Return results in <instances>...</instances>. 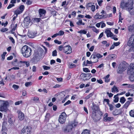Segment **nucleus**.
<instances>
[{"label": "nucleus", "mask_w": 134, "mask_h": 134, "mask_svg": "<svg viewBox=\"0 0 134 134\" xmlns=\"http://www.w3.org/2000/svg\"><path fill=\"white\" fill-rule=\"evenodd\" d=\"M133 0H124L121 4L120 7L122 9H125L127 10H129L132 8Z\"/></svg>", "instance_id": "1"}, {"label": "nucleus", "mask_w": 134, "mask_h": 134, "mask_svg": "<svg viewBox=\"0 0 134 134\" xmlns=\"http://www.w3.org/2000/svg\"><path fill=\"white\" fill-rule=\"evenodd\" d=\"M31 49L27 45L24 46L21 49V52L23 56L28 58L31 55Z\"/></svg>", "instance_id": "2"}, {"label": "nucleus", "mask_w": 134, "mask_h": 134, "mask_svg": "<svg viewBox=\"0 0 134 134\" xmlns=\"http://www.w3.org/2000/svg\"><path fill=\"white\" fill-rule=\"evenodd\" d=\"M127 73L130 75V80L131 81H134V64H131L127 69Z\"/></svg>", "instance_id": "3"}, {"label": "nucleus", "mask_w": 134, "mask_h": 134, "mask_svg": "<svg viewBox=\"0 0 134 134\" xmlns=\"http://www.w3.org/2000/svg\"><path fill=\"white\" fill-rule=\"evenodd\" d=\"M0 111H6L8 110V107L9 106V103L7 101L0 100Z\"/></svg>", "instance_id": "4"}, {"label": "nucleus", "mask_w": 134, "mask_h": 134, "mask_svg": "<svg viewBox=\"0 0 134 134\" xmlns=\"http://www.w3.org/2000/svg\"><path fill=\"white\" fill-rule=\"evenodd\" d=\"M127 68V64L126 62L121 63L119 65L117 70V73L118 74H121L126 70Z\"/></svg>", "instance_id": "5"}, {"label": "nucleus", "mask_w": 134, "mask_h": 134, "mask_svg": "<svg viewBox=\"0 0 134 134\" xmlns=\"http://www.w3.org/2000/svg\"><path fill=\"white\" fill-rule=\"evenodd\" d=\"M127 45L129 46H132L131 49L134 52V34L131 36L128 42Z\"/></svg>", "instance_id": "6"}, {"label": "nucleus", "mask_w": 134, "mask_h": 134, "mask_svg": "<svg viewBox=\"0 0 134 134\" xmlns=\"http://www.w3.org/2000/svg\"><path fill=\"white\" fill-rule=\"evenodd\" d=\"M31 130L30 126H25L21 130V134H30Z\"/></svg>", "instance_id": "7"}, {"label": "nucleus", "mask_w": 134, "mask_h": 134, "mask_svg": "<svg viewBox=\"0 0 134 134\" xmlns=\"http://www.w3.org/2000/svg\"><path fill=\"white\" fill-rule=\"evenodd\" d=\"M66 118V113L64 112H63L59 116L58 119L59 122L61 124L64 123L65 121Z\"/></svg>", "instance_id": "8"}, {"label": "nucleus", "mask_w": 134, "mask_h": 134, "mask_svg": "<svg viewBox=\"0 0 134 134\" xmlns=\"http://www.w3.org/2000/svg\"><path fill=\"white\" fill-rule=\"evenodd\" d=\"M25 8V6L23 5H21L14 12V14L18 15L22 13Z\"/></svg>", "instance_id": "9"}, {"label": "nucleus", "mask_w": 134, "mask_h": 134, "mask_svg": "<svg viewBox=\"0 0 134 134\" xmlns=\"http://www.w3.org/2000/svg\"><path fill=\"white\" fill-rule=\"evenodd\" d=\"M63 51L67 54L71 53L72 52L71 47L69 45L65 46L63 47Z\"/></svg>", "instance_id": "10"}, {"label": "nucleus", "mask_w": 134, "mask_h": 134, "mask_svg": "<svg viewBox=\"0 0 134 134\" xmlns=\"http://www.w3.org/2000/svg\"><path fill=\"white\" fill-rule=\"evenodd\" d=\"M38 12L40 17L42 19H43L45 17V14L46 13V10L44 9L41 8L39 9Z\"/></svg>", "instance_id": "11"}, {"label": "nucleus", "mask_w": 134, "mask_h": 134, "mask_svg": "<svg viewBox=\"0 0 134 134\" xmlns=\"http://www.w3.org/2000/svg\"><path fill=\"white\" fill-rule=\"evenodd\" d=\"M73 128L72 126L70 125L69 123L66 127L63 129V131L65 132H71Z\"/></svg>", "instance_id": "12"}, {"label": "nucleus", "mask_w": 134, "mask_h": 134, "mask_svg": "<svg viewBox=\"0 0 134 134\" xmlns=\"http://www.w3.org/2000/svg\"><path fill=\"white\" fill-rule=\"evenodd\" d=\"M90 59L91 60L93 63H97L98 62L99 60L97 59L95 54L93 53L91 56Z\"/></svg>", "instance_id": "13"}, {"label": "nucleus", "mask_w": 134, "mask_h": 134, "mask_svg": "<svg viewBox=\"0 0 134 134\" xmlns=\"http://www.w3.org/2000/svg\"><path fill=\"white\" fill-rule=\"evenodd\" d=\"M81 75H82V76L85 78V80H89L92 77L91 74L90 73H82L81 74Z\"/></svg>", "instance_id": "14"}, {"label": "nucleus", "mask_w": 134, "mask_h": 134, "mask_svg": "<svg viewBox=\"0 0 134 134\" xmlns=\"http://www.w3.org/2000/svg\"><path fill=\"white\" fill-rule=\"evenodd\" d=\"M105 33L106 34L107 37H111L113 35V34L111 32L110 30L108 29L105 30Z\"/></svg>", "instance_id": "15"}, {"label": "nucleus", "mask_w": 134, "mask_h": 134, "mask_svg": "<svg viewBox=\"0 0 134 134\" xmlns=\"http://www.w3.org/2000/svg\"><path fill=\"white\" fill-rule=\"evenodd\" d=\"M18 118L20 120H23L24 118V114L20 111H18Z\"/></svg>", "instance_id": "16"}, {"label": "nucleus", "mask_w": 134, "mask_h": 134, "mask_svg": "<svg viewBox=\"0 0 134 134\" xmlns=\"http://www.w3.org/2000/svg\"><path fill=\"white\" fill-rule=\"evenodd\" d=\"M36 32H30L28 34V36L30 38H32L36 36Z\"/></svg>", "instance_id": "17"}, {"label": "nucleus", "mask_w": 134, "mask_h": 134, "mask_svg": "<svg viewBox=\"0 0 134 134\" xmlns=\"http://www.w3.org/2000/svg\"><path fill=\"white\" fill-rule=\"evenodd\" d=\"M131 99V102H130L129 101H127V102H126L125 103V104L123 105V107L124 108H125L126 109H127L129 107V105H130V104L131 102L132 101V99L131 98H128V99Z\"/></svg>", "instance_id": "18"}, {"label": "nucleus", "mask_w": 134, "mask_h": 134, "mask_svg": "<svg viewBox=\"0 0 134 134\" xmlns=\"http://www.w3.org/2000/svg\"><path fill=\"white\" fill-rule=\"evenodd\" d=\"M33 57L32 59V60L35 61L37 60L38 59L39 54L37 52L35 53L33 55Z\"/></svg>", "instance_id": "19"}, {"label": "nucleus", "mask_w": 134, "mask_h": 134, "mask_svg": "<svg viewBox=\"0 0 134 134\" xmlns=\"http://www.w3.org/2000/svg\"><path fill=\"white\" fill-rule=\"evenodd\" d=\"M108 57L110 60H112L116 58L117 56L115 54H110L108 56Z\"/></svg>", "instance_id": "20"}, {"label": "nucleus", "mask_w": 134, "mask_h": 134, "mask_svg": "<svg viewBox=\"0 0 134 134\" xmlns=\"http://www.w3.org/2000/svg\"><path fill=\"white\" fill-rule=\"evenodd\" d=\"M69 124L72 126L73 128L76 127L78 124V122L76 120H74L73 121L70 122L69 123Z\"/></svg>", "instance_id": "21"}, {"label": "nucleus", "mask_w": 134, "mask_h": 134, "mask_svg": "<svg viewBox=\"0 0 134 134\" xmlns=\"http://www.w3.org/2000/svg\"><path fill=\"white\" fill-rule=\"evenodd\" d=\"M65 92H61L58 95V97L59 98H60V100L62 99L65 97Z\"/></svg>", "instance_id": "22"}, {"label": "nucleus", "mask_w": 134, "mask_h": 134, "mask_svg": "<svg viewBox=\"0 0 134 134\" xmlns=\"http://www.w3.org/2000/svg\"><path fill=\"white\" fill-rule=\"evenodd\" d=\"M129 31L131 32L134 31V24L129 26L128 27Z\"/></svg>", "instance_id": "23"}, {"label": "nucleus", "mask_w": 134, "mask_h": 134, "mask_svg": "<svg viewBox=\"0 0 134 134\" xmlns=\"http://www.w3.org/2000/svg\"><path fill=\"white\" fill-rule=\"evenodd\" d=\"M119 90L117 89L116 86H114L113 87L111 88V92L113 93L116 92H119Z\"/></svg>", "instance_id": "24"}, {"label": "nucleus", "mask_w": 134, "mask_h": 134, "mask_svg": "<svg viewBox=\"0 0 134 134\" xmlns=\"http://www.w3.org/2000/svg\"><path fill=\"white\" fill-rule=\"evenodd\" d=\"M126 101V99L124 97H122L120 98V102L122 104H124Z\"/></svg>", "instance_id": "25"}, {"label": "nucleus", "mask_w": 134, "mask_h": 134, "mask_svg": "<svg viewBox=\"0 0 134 134\" xmlns=\"http://www.w3.org/2000/svg\"><path fill=\"white\" fill-rule=\"evenodd\" d=\"M110 76V75L108 74L106 76L104 77V79H105V82H108L110 80V79H109Z\"/></svg>", "instance_id": "26"}, {"label": "nucleus", "mask_w": 134, "mask_h": 134, "mask_svg": "<svg viewBox=\"0 0 134 134\" xmlns=\"http://www.w3.org/2000/svg\"><path fill=\"white\" fill-rule=\"evenodd\" d=\"M93 94L94 93L93 92L90 93L85 98V99L87 100L89 99L93 95Z\"/></svg>", "instance_id": "27"}, {"label": "nucleus", "mask_w": 134, "mask_h": 134, "mask_svg": "<svg viewBox=\"0 0 134 134\" xmlns=\"http://www.w3.org/2000/svg\"><path fill=\"white\" fill-rule=\"evenodd\" d=\"M87 32L86 30H81L78 32V33L81 34H86Z\"/></svg>", "instance_id": "28"}, {"label": "nucleus", "mask_w": 134, "mask_h": 134, "mask_svg": "<svg viewBox=\"0 0 134 134\" xmlns=\"http://www.w3.org/2000/svg\"><path fill=\"white\" fill-rule=\"evenodd\" d=\"M113 119V118L112 117H108L106 118H104V120L105 121H110L112 120Z\"/></svg>", "instance_id": "29"}, {"label": "nucleus", "mask_w": 134, "mask_h": 134, "mask_svg": "<svg viewBox=\"0 0 134 134\" xmlns=\"http://www.w3.org/2000/svg\"><path fill=\"white\" fill-rule=\"evenodd\" d=\"M118 95H117V94L114 96V101L115 103H117L119 101V98L118 97Z\"/></svg>", "instance_id": "30"}, {"label": "nucleus", "mask_w": 134, "mask_h": 134, "mask_svg": "<svg viewBox=\"0 0 134 134\" xmlns=\"http://www.w3.org/2000/svg\"><path fill=\"white\" fill-rule=\"evenodd\" d=\"M90 131L89 130L86 129L83 131L81 134H90Z\"/></svg>", "instance_id": "31"}, {"label": "nucleus", "mask_w": 134, "mask_h": 134, "mask_svg": "<svg viewBox=\"0 0 134 134\" xmlns=\"http://www.w3.org/2000/svg\"><path fill=\"white\" fill-rule=\"evenodd\" d=\"M94 18L96 19H100V17L99 14L98 13H97L94 16Z\"/></svg>", "instance_id": "32"}, {"label": "nucleus", "mask_w": 134, "mask_h": 134, "mask_svg": "<svg viewBox=\"0 0 134 134\" xmlns=\"http://www.w3.org/2000/svg\"><path fill=\"white\" fill-rule=\"evenodd\" d=\"M30 18L29 17H26L24 19V23L27 22V23L30 22Z\"/></svg>", "instance_id": "33"}, {"label": "nucleus", "mask_w": 134, "mask_h": 134, "mask_svg": "<svg viewBox=\"0 0 134 134\" xmlns=\"http://www.w3.org/2000/svg\"><path fill=\"white\" fill-rule=\"evenodd\" d=\"M95 55H96L97 59H98V60H99V58H102L103 57V55L98 53L95 54Z\"/></svg>", "instance_id": "34"}, {"label": "nucleus", "mask_w": 134, "mask_h": 134, "mask_svg": "<svg viewBox=\"0 0 134 134\" xmlns=\"http://www.w3.org/2000/svg\"><path fill=\"white\" fill-rule=\"evenodd\" d=\"M90 27L92 28V30L94 32L97 33H98L99 31L95 27L93 26Z\"/></svg>", "instance_id": "35"}, {"label": "nucleus", "mask_w": 134, "mask_h": 134, "mask_svg": "<svg viewBox=\"0 0 134 134\" xmlns=\"http://www.w3.org/2000/svg\"><path fill=\"white\" fill-rule=\"evenodd\" d=\"M94 3H87L86 5V8H88L90 7H91L93 5Z\"/></svg>", "instance_id": "36"}, {"label": "nucleus", "mask_w": 134, "mask_h": 134, "mask_svg": "<svg viewBox=\"0 0 134 134\" xmlns=\"http://www.w3.org/2000/svg\"><path fill=\"white\" fill-rule=\"evenodd\" d=\"M129 114L131 116L134 117V110H131L129 112Z\"/></svg>", "instance_id": "37"}, {"label": "nucleus", "mask_w": 134, "mask_h": 134, "mask_svg": "<svg viewBox=\"0 0 134 134\" xmlns=\"http://www.w3.org/2000/svg\"><path fill=\"white\" fill-rule=\"evenodd\" d=\"M17 26V24H16L13 28H12V34H14V31L16 30V27Z\"/></svg>", "instance_id": "38"}, {"label": "nucleus", "mask_w": 134, "mask_h": 134, "mask_svg": "<svg viewBox=\"0 0 134 134\" xmlns=\"http://www.w3.org/2000/svg\"><path fill=\"white\" fill-rule=\"evenodd\" d=\"M129 11L130 14L132 15H134V9H133V8L131 9H130L129 10H127Z\"/></svg>", "instance_id": "39"}, {"label": "nucleus", "mask_w": 134, "mask_h": 134, "mask_svg": "<svg viewBox=\"0 0 134 134\" xmlns=\"http://www.w3.org/2000/svg\"><path fill=\"white\" fill-rule=\"evenodd\" d=\"M50 114L49 113H47L45 116V119L47 121L49 120L50 118Z\"/></svg>", "instance_id": "40"}, {"label": "nucleus", "mask_w": 134, "mask_h": 134, "mask_svg": "<svg viewBox=\"0 0 134 134\" xmlns=\"http://www.w3.org/2000/svg\"><path fill=\"white\" fill-rule=\"evenodd\" d=\"M32 84V83L31 82H26L25 83V85L26 87H28L31 86Z\"/></svg>", "instance_id": "41"}, {"label": "nucleus", "mask_w": 134, "mask_h": 134, "mask_svg": "<svg viewBox=\"0 0 134 134\" xmlns=\"http://www.w3.org/2000/svg\"><path fill=\"white\" fill-rule=\"evenodd\" d=\"M100 19H102V18H105L107 17V15H106V14H105V15L104 14H102L100 15Z\"/></svg>", "instance_id": "42"}, {"label": "nucleus", "mask_w": 134, "mask_h": 134, "mask_svg": "<svg viewBox=\"0 0 134 134\" xmlns=\"http://www.w3.org/2000/svg\"><path fill=\"white\" fill-rule=\"evenodd\" d=\"M6 54L7 52H3V54L2 55V60H4L5 59V57Z\"/></svg>", "instance_id": "43"}, {"label": "nucleus", "mask_w": 134, "mask_h": 134, "mask_svg": "<svg viewBox=\"0 0 134 134\" xmlns=\"http://www.w3.org/2000/svg\"><path fill=\"white\" fill-rule=\"evenodd\" d=\"M57 51L56 50H54L52 53V55L53 56H56L57 55Z\"/></svg>", "instance_id": "44"}, {"label": "nucleus", "mask_w": 134, "mask_h": 134, "mask_svg": "<svg viewBox=\"0 0 134 134\" xmlns=\"http://www.w3.org/2000/svg\"><path fill=\"white\" fill-rule=\"evenodd\" d=\"M90 61H89L88 60H87V63L85 65V66H87V65L88 64H92L93 62H92L91 60H90Z\"/></svg>", "instance_id": "45"}, {"label": "nucleus", "mask_w": 134, "mask_h": 134, "mask_svg": "<svg viewBox=\"0 0 134 134\" xmlns=\"http://www.w3.org/2000/svg\"><path fill=\"white\" fill-rule=\"evenodd\" d=\"M64 34V32L63 31L60 30V31L58 33V36H61L63 35Z\"/></svg>", "instance_id": "46"}, {"label": "nucleus", "mask_w": 134, "mask_h": 134, "mask_svg": "<svg viewBox=\"0 0 134 134\" xmlns=\"http://www.w3.org/2000/svg\"><path fill=\"white\" fill-rule=\"evenodd\" d=\"M44 70H47L50 69V67L49 66H47L46 65H43V66Z\"/></svg>", "instance_id": "47"}, {"label": "nucleus", "mask_w": 134, "mask_h": 134, "mask_svg": "<svg viewBox=\"0 0 134 134\" xmlns=\"http://www.w3.org/2000/svg\"><path fill=\"white\" fill-rule=\"evenodd\" d=\"M82 21L81 19H79V21L76 23V24L77 25H81V23Z\"/></svg>", "instance_id": "48"}, {"label": "nucleus", "mask_w": 134, "mask_h": 134, "mask_svg": "<svg viewBox=\"0 0 134 134\" xmlns=\"http://www.w3.org/2000/svg\"><path fill=\"white\" fill-rule=\"evenodd\" d=\"M41 20V19L40 18H35L34 19V21L36 22H40Z\"/></svg>", "instance_id": "49"}, {"label": "nucleus", "mask_w": 134, "mask_h": 134, "mask_svg": "<svg viewBox=\"0 0 134 134\" xmlns=\"http://www.w3.org/2000/svg\"><path fill=\"white\" fill-rule=\"evenodd\" d=\"M83 71L86 72H90V70L87 68H83Z\"/></svg>", "instance_id": "50"}, {"label": "nucleus", "mask_w": 134, "mask_h": 134, "mask_svg": "<svg viewBox=\"0 0 134 134\" xmlns=\"http://www.w3.org/2000/svg\"><path fill=\"white\" fill-rule=\"evenodd\" d=\"M76 67V65L73 64H70L69 66V67L70 68H75Z\"/></svg>", "instance_id": "51"}, {"label": "nucleus", "mask_w": 134, "mask_h": 134, "mask_svg": "<svg viewBox=\"0 0 134 134\" xmlns=\"http://www.w3.org/2000/svg\"><path fill=\"white\" fill-rule=\"evenodd\" d=\"M12 87L14 90H17L19 88V87L18 85L14 84L13 85Z\"/></svg>", "instance_id": "52"}, {"label": "nucleus", "mask_w": 134, "mask_h": 134, "mask_svg": "<svg viewBox=\"0 0 134 134\" xmlns=\"http://www.w3.org/2000/svg\"><path fill=\"white\" fill-rule=\"evenodd\" d=\"M91 10L93 12H94L95 10V6L94 5H93L91 7Z\"/></svg>", "instance_id": "53"}, {"label": "nucleus", "mask_w": 134, "mask_h": 134, "mask_svg": "<svg viewBox=\"0 0 134 134\" xmlns=\"http://www.w3.org/2000/svg\"><path fill=\"white\" fill-rule=\"evenodd\" d=\"M14 4H9L8 6L7 7V9H9L11 8L12 7H14Z\"/></svg>", "instance_id": "54"}, {"label": "nucleus", "mask_w": 134, "mask_h": 134, "mask_svg": "<svg viewBox=\"0 0 134 134\" xmlns=\"http://www.w3.org/2000/svg\"><path fill=\"white\" fill-rule=\"evenodd\" d=\"M54 41L55 43H57L58 44H61L62 43L61 41H59L57 40H55Z\"/></svg>", "instance_id": "55"}, {"label": "nucleus", "mask_w": 134, "mask_h": 134, "mask_svg": "<svg viewBox=\"0 0 134 134\" xmlns=\"http://www.w3.org/2000/svg\"><path fill=\"white\" fill-rule=\"evenodd\" d=\"M128 87L129 88H132L134 89V84L131 85L129 84L128 85Z\"/></svg>", "instance_id": "56"}, {"label": "nucleus", "mask_w": 134, "mask_h": 134, "mask_svg": "<svg viewBox=\"0 0 134 134\" xmlns=\"http://www.w3.org/2000/svg\"><path fill=\"white\" fill-rule=\"evenodd\" d=\"M32 3V2L31 1L29 0H27L26 3L27 5H29L31 4Z\"/></svg>", "instance_id": "57"}, {"label": "nucleus", "mask_w": 134, "mask_h": 134, "mask_svg": "<svg viewBox=\"0 0 134 134\" xmlns=\"http://www.w3.org/2000/svg\"><path fill=\"white\" fill-rule=\"evenodd\" d=\"M109 109L110 110L112 111L113 109L114 106L113 105L110 104L109 105Z\"/></svg>", "instance_id": "58"}, {"label": "nucleus", "mask_w": 134, "mask_h": 134, "mask_svg": "<svg viewBox=\"0 0 134 134\" xmlns=\"http://www.w3.org/2000/svg\"><path fill=\"white\" fill-rule=\"evenodd\" d=\"M22 100H20L19 101H18L16 102L15 103V105H19L20 104V103H22Z\"/></svg>", "instance_id": "59"}, {"label": "nucleus", "mask_w": 134, "mask_h": 134, "mask_svg": "<svg viewBox=\"0 0 134 134\" xmlns=\"http://www.w3.org/2000/svg\"><path fill=\"white\" fill-rule=\"evenodd\" d=\"M8 30L6 28H3L1 29V31L3 32H5Z\"/></svg>", "instance_id": "60"}, {"label": "nucleus", "mask_w": 134, "mask_h": 134, "mask_svg": "<svg viewBox=\"0 0 134 134\" xmlns=\"http://www.w3.org/2000/svg\"><path fill=\"white\" fill-rule=\"evenodd\" d=\"M102 23V21L100 22V23H98L96 25V26L97 27H100V25Z\"/></svg>", "instance_id": "61"}, {"label": "nucleus", "mask_w": 134, "mask_h": 134, "mask_svg": "<svg viewBox=\"0 0 134 134\" xmlns=\"http://www.w3.org/2000/svg\"><path fill=\"white\" fill-rule=\"evenodd\" d=\"M36 67L35 66H33L32 68V71L33 72H36Z\"/></svg>", "instance_id": "62"}, {"label": "nucleus", "mask_w": 134, "mask_h": 134, "mask_svg": "<svg viewBox=\"0 0 134 134\" xmlns=\"http://www.w3.org/2000/svg\"><path fill=\"white\" fill-rule=\"evenodd\" d=\"M33 100L34 101L36 102H37L39 100V98L37 97H35L34 98Z\"/></svg>", "instance_id": "63"}, {"label": "nucleus", "mask_w": 134, "mask_h": 134, "mask_svg": "<svg viewBox=\"0 0 134 134\" xmlns=\"http://www.w3.org/2000/svg\"><path fill=\"white\" fill-rule=\"evenodd\" d=\"M9 40L11 41L13 43H15V41L13 38L12 37H10L9 38Z\"/></svg>", "instance_id": "64"}]
</instances>
